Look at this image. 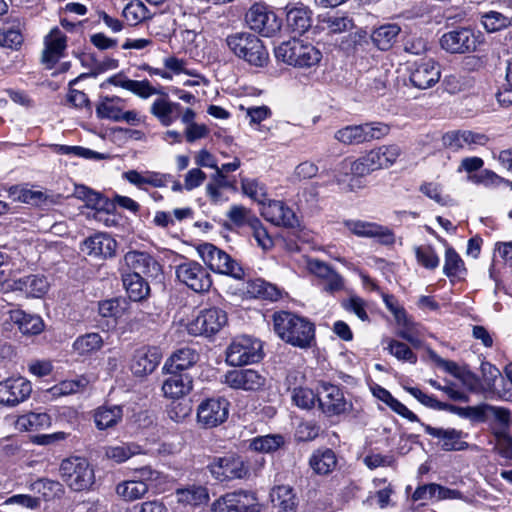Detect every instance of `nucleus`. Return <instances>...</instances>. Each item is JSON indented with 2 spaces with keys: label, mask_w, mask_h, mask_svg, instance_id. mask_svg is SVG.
<instances>
[{
  "label": "nucleus",
  "mask_w": 512,
  "mask_h": 512,
  "mask_svg": "<svg viewBox=\"0 0 512 512\" xmlns=\"http://www.w3.org/2000/svg\"><path fill=\"white\" fill-rule=\"evenodd\" d=\"M11 318L23 334L36 335L41 333L44 328L43 320L38 315L15 311Z\"/></svg>",
  "instance_id": "a18cd8bd"
},
{
  "label": "nucleus",
  "mask_w": 512,
  "mask_h": 512,
  "mask_svg": "<svg viewBox=\"0 0 512 512\" xmlns=\"http://www.w3.org/2000/svg\"><path fill=\"white\" fill-rule=\"evenodd\" d=\"M399 326L398 336L408 341L414 347H420L422 344V336L424 335V328L419 323L412 321L407 314L403 319L396 321Z\"/></svg>",
  "instance_id": "79ce46f5"
},
{
  "label": "nucleus",
  "mask_w": 512,
  "mask_h": 512,
  "mask_svg": "<svg viewBox=\"0 0 512 512\" xmlns=\"http://www.w3.org/2000/svg\"><path fill=\"white\" fill-rule=\"evenodd\" d=\"M143 453V448L135 442H121L104 448L105 457L117 464L126 462L131 457Z\"/></svg>",
  "instance_id": "f704fd0d"
},
{
  "label": "nucleus",
  "mask_w": 512,
  "mask_h": 512,
  "mask_svg": "<svg viewBox=\"0 0 512 512\" xmlns=\"http://www.w3.org/2000/svg\"><path fill=\"white\" fill-rule=\"evenodd\" d=\"M117 242L106 233H97L87 238L81 250L89 256L109 258L115 255Z\"/></svg>",
  "instance_id": "b1692460"
},
{
  "label": "nucleus",
  "mask_w": 512,
  "mask_h": 512,
  "mask_svg": "<svg viewBox=\"0 0 512 512\" xmlns=\"http://www.w3.org/2000/svg\"><path fill=\"white\" fill-rule=\"evenodd\" d=\"M175 496L179 504L190 507L206 504L209 500L207 489L200 485H190L185 488H179L176 490Z\"/></svg>",
  "instance_id": "c9c22d12"
},
{
  "label": "nucleus",
  "mask_w": 512,
  "mask_h": 512,
  "mask_svg": "<svg viewBox=\"0 0 512 512\" xmlns=\"http://www.w3.org/2000/svg\"><path fill=\"white\" fill-rule=\"evenodd\" d=\"M32 393L30 381L24 377H11L0 382V404L9 407L26 401Z\"/></svg>",
  "instance_id": "dca6fc26"
},
{
  "label": "nucleus",
  "mask_w": 512,
  "mask_h": 512,
  "mask_svg": "<svg viewBox=\"0 0 512 512\" xmlns=\"http://www.w3.org/2000/svg\"><path fill=\"white\" fill-rule=\"evenodd\" d=\"M60 474L63 481L74 491L88 490L95 483L94 469L81 457L64 459L60 465Z\"/></svg>",
  "instance_id": "39448f33"
},
{
  "label": "nucleus",
  "mask_w": 512,
  "mask_h": 512,
  "mask_svg": "<svg viewBox=\"0 0 512 512\" xmlns=\"http://www.w3.org/2000/svg\"><path fill=\"white\" fill-rule=\"evenodd\" d=\"M274 331L286 343L299 348L310 347L315 336L313 323L290 312L281 311L273 316Z\"/></svg>",
  "instance_id": "f257e3e1"
},
{
  "label": "nucleus",
  "mask_w": 512,
  "mask_h": 512,
  "mask_svg": "<svg viewBox=\"0 0 512 512\" xmlns=\"http://www.w3.org/2000/svg\"><path fill=\"white\" fill-rule=\"evenodd\" d=\"M162 384V392L166 398L180 399L188 395L193 388L192 378L188 374L168 372Z\"/></svg>",
  "instance_id": "a878e982"
},
{
  "label": "nucleus",
  "mask_w": 512,
  "mask_h": 512,
  "mask_svg": "<svg viewBox=\"0 0 512 512\" xmlns=\"http://www.w3.org/2000/svg\"><path fill=\"white\" fill-rule=\"evenodd\" d=\"M198 354L191 348H181L175 351L166 361L164 368L168 372L178 373L192 367L198 361Z\"/></svg>",
  "instance_id": "4c0bfd02"
},
{
  "label": "nucleus",
  "mask_w": 512,
  "mask_h": 512,
  "mask_svg": "<svg viewBox=\"0 0 512 512\" xmlns=\"http://www.w3.org/2000/svg\"><path fill=\"white\" fill-rule=\"evenodd\" d=\"M223 382L233 389L256 391L264 387L266 377L254 369L231 370L224 375Z\"/></svg>",
  "instance_id": "6ab92c4d"
},
{
  "label": "nucleus",
  "mask_w": 512,
  "mask_h": 512,
  "mask_svg": "<svg viewBox=\"0 0 512 512\" xmlns=\"http://www.w3.org/2000/svg\"><path fill=\"white\" fill-rule=\"evenodd\" d=\"M107 82L130 91L143 99L159 94V91L153 87L148 80H131L122 74H117L110 77Z\"/></svg>",
  "instance_id": "cd10ccee"
},
{
  "label": "nucleus",
  "mask_w": 512,
  "mask_h": 512,
  "mask_svg": "<svg viewBox=\"0 0 512 512\" xmlns=\"http://www.w3.org/2000/svg\"><path fill=\"white\" fill-rule=\"evenodd\" d=\"M262 358L261 341L246 335L234 338L226 351V362L231 366L256 363Z\"/></svg>",
  "instance_id": "0eeeda50"
},
{
  "label": "nucleus",
  "mask_w": 512,
  "mask_h": 512,
  "mask_svg": "<svg viewBox=\"0 0 512 512\" xmlns=\"http://www.w3.org/2000/svg\"><path fill=\"white\" fill-rule=\"evenodd\" d=\"M240 184L242 193L252 200L260 204L267 200V188L259 179L242 177Z\"/></svg>",
  "instance_id": "8fccbe9b"
},
{
  "label": "nucleus",
  "mask_w": 512,
  "mask_h": 512,
  "mask_svg": "<svg viewBox=\"0 0 512 512\" xmlns=\"http://www.w3.org/2000/svg\"><path fill=\"white\" fill-rule=\"evenodd\" d=\"M480 35L469 28H458L444 33L440 38V46L452 54L473 52L480 44Z\"/></svg>",
  "instance_id": "9d476101"
},
{
  "label": "nucleus",
  "mask_w": 512,
  "mask_h": 512,
  "mask_svg": "<svg viewBox=\"0 0 512 512\" xmlns=\"http://www.w3.org/2000/svg\"><path fill=\"white\" fill-rule=\"evenodd\" d=\"M481 23L487 32H496L511 24V19L496 11H489L482 15Z\"/></svg>",
  "instance_id": "69168bd1"
},
{
  "label": "nucleus",
  "mask_w": 512,
  "mask_h": 512,
  "mask_svg": "<svg viewBox=\"0 0 512 512\" xmlns=\"http://www.w3.org/2000/svg\"><path fill=\"white\" fill-rule=\"evenodd\" d=\"M9 195L14 201H19L27 204L38 205L46 200V196L42 191H34L27 188L12 187L9 190Z\"/></svg>",
  "instance_id": "0e129e2a"
},
{
  "label": "nucleus",
  "mask_w": 512,
  "mask_h": 512,
  "mask_svg": "<svg viewBox=\"0 0 512 512\" xmlns=\"http://www.w3.org/2000/svg\"><path fill=\"white\" fill-rule=\"evenodd\" d=\"M343 224L349 232L357 237L377 238L384 245H392L395 242L393 231L375 222L345 220Z\"/></svg>",
  "instance_id": "f3484780"
},
{
  "label": "nucleus",
  "mask_w": 512,
  "mask_h": 512,
  "mask_svg": "<svg viewBox=\"0 0 512 512\" xmlns=\"http://www.w3.org/2000/svg\"><path fill=\"white\" fill-rule=\"evenodd\" d=\"M401 148L396 144L382 145L368 151L354 161L341 162L342 169H350L355 176H365L376 170L394 165L401 155Z\"/></svg>",
  "instance_id": "f03ea898"
},
{
  "label": "nucleus",
  "mask_w": 512,
  "mask_h": 512,
  "mask_svg": "<svg viewBox=\"0 0 512 512\" xmlns=\"http://www.w3.org/2000/svg\"><path fill=\"white\" fill-rule=\"evenodd\" d=\"M115 493L123 501L133 502L143 498L148 493V488L144 482L134 478L119 482L115 486Z\"/></svg>",
  "instance_id": "ea45409f"
},
{
  "label": "nucleus",
  "mask_w": 512,
  "mask_h": 512,
  "mask_svg": "<svg viewBox=\"0 0 512 512\" xmlns=\"http://www.w3.org/2000/svg\"><path fill=\"white\" fill-rule=\"evenodd\" d=\"M248 26L258 31L263 36L270 37L281 27V22L276 14L264 3H255L247 11L245 16Z\"/></svg>",
  "instance_id": "9b49d317"
},
{
  "label": "nucleus",
  "mask_w": 512,
  "mask_h": 512,
  "mask_svg": "<svg viewBox=\"0 0 512 512\" xmlns=\"http://www.w3.org/2000/svg\"><path fill=\"white\" fill-rule=\"evenodd\" d=\"M124 101L118 97H106L98 103L96 107V115L101 119H109L119 122L123 109Z\"/></svg>",
  "instance_id": "49530a36"
},
{
  "label": "nucleus",
  "mask_w": 512,
  "mask_h": 512,
  "mask_svg": "<svg viewBox=\"0 0 512 512\" xmlns=\"http://www.w3.org/2000/svg\"><path fill=\"white\" fill-rule=\"evenodd\" d=\"M123 285L129 298L133 301H140L148 296L150 288L142 275L137 273H126L123 275Z\"/></svg>",
  "instance_id": "37998d69"
},
{
  "label": "nucleus",
  "mask_w": 512,
  "mask_h": 512,
  "mask_svg": "<svg viewBox=\"0 0 512 512\" xmlns=\"http://www.w3.org/2000/svg\"><path fill=\"white\" fill-rule=\"evenodd\" d=\"M66 48V37L57 28L52 29L45 37V49L42 55V61L49 66L55 64L63 55Z\"/></svg>",
  "instance_id": "c85d7f7f"
},
{
  "label": "nucleus",
  "mask_w": 512,
  "mask_h": 512,
  "mask_svg": "<svg viewBox=\"0 0 512 512\" xmlns=\"http://www.w3.org/2000/svg\"><path fill=\"white\" fill-rule=\"evenodd\" d=\"M226 323V312L213 307L201 311L199 315L192 319L187 324V331L194 336L213 335L219 332Z\"/></svg>",
  "instance_id": "f8f14e48"
},
{
  "label": "nucleus",
  "mask_w": 512,
  "mask_h": 512,
  "mask_svg": "<svg viewBox=\"0 0 512 512\" xmlns=\"http://www.w3.org/2000/svg\"><path fill=\"white\" fill-rule=\"evenodd\" d=\"M385 349L400 361L409 362L415 364L417 362V355L403 342L392 338H386L383 340Z\"/></svg>",
  "instance_id": "3c124183"
},
{
  "label": "nucleus",
  "mask_w": 512,
  "mask_h": 512,
  "mask_svg": "<svg viewBox=\"0 0 512 512\" xmlns=\"http://www.w3.org/2000/svg\"><path fill=\"white\" fill-rule=\"evenodd\" d=\"M180 111L181 105L171 101L166 94L156 98L150 106V113L165 127L171 126L179 118Z\"/></svg>",
  "instance_id": "393cba45"
},
{
  "label": "nucleus",
  "mask_w": 512,
  "mask_h": 512,
  "mask_svg": "<svg viewBox=\"0 0 512 512\" xmlns=\"http://www.w3.org/2000/svg\"><path fill=\"white\" fill-rule=\"evenodd\" d=\"M424 430L428 435L440 440L444 451H459L467 447V443L462 441V431L454 428H435L430 425H424Z\"/></svg>",
  "instance_id": "bb28decb"
},
{
  "label": "nucleus",
  "mask_w": 512,
  "mask_h": 512,
  "mask_svg": "<svg viewBox=\"0 0 512 512\" xmlns=\"http://www.w3.org/2000/svg\"><path fill=\"white\" fill-rule=\"evenodd\" d=\"M278 61L300 69L317 67L322 60L321 50L310 42L301 39H290L275 48Z\"/></svg>",
  "instance_id": "7ed1b4c3"
},
{
  "label": "nucleus",
  "mask_w": 512,
  "mask_h": 512,
  "mask_svg": "<svg viewBox=\"0 0 512 512\" xmlns=\"http://www.w3.org/2000/svg\"><path fill=\"white\" fill-rule=\"evenodd\" d=\"M400 31L401 28L397 24H385L375 29L372 32L371 38L380 50H388L396 42Z\"/></svg>",
  "instance_id": "c03bdc74"
},
{
  "label": "nucleus",
  "mask_w": 512,
  "mask_h": 512,
  "mask_svg": "<svg viewBox=\"0 0 512 512\" xmlns=\"http://www.w3.org/2000/svg\"><path fill=\"white\" fill-rule=\"evenodd\" d=\"M209 469L213 477L219 481L241 479L248 474V468L243 459L236 455L214 459L210 463Z\"/></svg>",
  "instance_id": "2eb2a0df"
},
{
  "label": "nucleus",
  "mask_w": 512,
  "mask_h": 512,
  "mask_svg": "<svg viewBox=\"0 0 512 512\" xmlns=\"http://www.w3.org/2000/svg\"><path fill=\"white\" fill-rule=\"evenodd\" d=\"M103 346V339L98 333H87L76 338L73 350L79 355H89Z\"/></svg>",
  "instance_id": "09e8293b"
},
{
  "label": "nucleus",
  "mask_w": 512,
  "mask_h": 512,
  "mask_svg": "<svg viewBox=\"0 0 512 512\" xmlns=\"http://www.w3.org/2000/svg\"><path fill=\"white\" fill-rule=\"evenodd\" d=\"M441 76L439 65L432 59L415 63L411 68L410 81L416 88L427 89L435 85Z\"/></svg>",
  "instance_id": "aec40b11"
},
{
  "label": "nucleus",
  "mask_w": 512,
  "mask_h": 512,
  "mask_svg": "<svg viewBox=\"0 0 512 512\" xmlns=\"http://www.w3.org/2000/svg\"><path fill=\"white\" fill-rule=\"evenodd\" d=\"M123 417L121 406H102L94 413V422L99 430H105L116 426Z\"/></svg>",
  "instance_id": "a19ab883"
},
{
  "label": "nucleus",
  "mask_w": 512,
  "mask_h": 512,
  "mask_svg": "<svg viewBox=\"0 0 512 512\" xmlns=\"http://www.w3.org/2000/svg\"><path fill=\"white\" fill-rule=\"evenodd\" d=\"M309 464L315 473L327 475L335 469L337 458L331 449H318L311 455Z\"/></svg>",
  "instance_id": "58836bf2"
},
{
  "label": "nucleus",
  "mask_w": 512,
  "mask_h": 512,
  "mask_svg": "<svg viewBox=\"0 0 512 512\" xmlns=\"http://www.w3.org/2000/svg\"><path fill=\"white\" fill-rule=\"evenodd\" d=\"M123 17L130 25H137L151 17L147 7L140 1H132L123 9Z\"/></svg>",
  "instance_id": "4d7b16f0"
},
{
  "label": "nucleus",
  "mask_w": 512,
  "mask_h": 512,
  "mask_svg": "<svg viewBox=\"0 0 512 512\" xmlns=\"http://www.w3.org/2000/svg\"><path fill=\"white\" fill-rule=\"evenodd\" d=\"M124 264L132 273L147 277H157L161 273L160 264L148 253L142 251H129L124 255Z\"/></svg>",
  "instance_id": "412c9836"
},
{
  "label": "nucleus",
  "mask_w": 512,
  "mask_h": 512,
  "mask_svg": "<svg viewBox=\"0 0 512 512\" xmlns=\"http://www.w3.org/2000/svg\"><path fill=\"white\" fill-rule=\"evenodd\" d=\"M231 53L250 66L262 68L269 62V52L263 42L249 32H236L226 37Z\"/></svg>",
  "instance_id": "20e7f679"
},
{
  "label": "nucleus",
  "mask_w": 512,
  "mask_h": 512,
  "mask_svg": "<svg viewBox=\"0 0 512 512\" xmlns=\"http://www.w3.org/2000/svg\"><path fill=\"white\" fill-rule=\"evenodd\" d=\"M488 141L487 135L470 130L449 131L442 137L443 145L452 151H473L477 147L485 146Z\"/></svg>",
  "instance_id": "a211bd4d"
},
{
  "label": "nucleus",
  "mask_w": 512,
  "mask_h": 512,
  "mask_svg": "<svg viewBox=\"0 0 512 512\" xmlns=\"http://www.w3.org/2000/svg\"><path fill=\"white\" fill-rule=\"evenodd\" d=\"M135 478L138 481L144 482L148 490L150 488H158L166 483V476L158 470L153 469L151 466H143L135 469Z\"/></svg>",
  "instance_id": "603ef678"
},
{
  "label": "nucleus",
  "mask_w": 512,
  "mask_h": 512,
  "mask_svg": "<svg viewBox=\"0 0 512 512\" xmlns=\"http://www.w3.org/2000/svg\"><path fill=\"white\" fill-rule=\"evenodd\" d=\"M229 402L225 398H208L197 408V421L205 428L224 423L229 415Z\"/></svg>",
  "instance_id": "ddd939ff"
},
{
  "label": "nucleus",
  "mask_w": 512,
  "mask_h": 512,
  "mask_svg": "<svg viewBox=\"0 0 512 512\" xmlns=\"http://www.w3.org/2000/svg\"><path fill=\"white\" fill-rule=\"evenodd\" d=\"M88 385L85 377L73 380H64L50 389L53 396H66L83 390Z\"/></svg>",
  "instance_id": "680f3d73"
},
{
  "label": "nucleus",
  "mask_w": 512,
  "mask_h": 512,
  "mask_svg": "<svg viewBox=\"0 0 512 512\" xmlns=\"http://www.w3.org/2000/svg\"><path fill=\"white\" fill-rule=\"evenodd\" d=\"M322 29L328 33L338 34L351 30L353 20L348 16L329 15L321 19Z\"/></svg>",
  "instance_id": "864d4df0"
},
{
  "label": "nucleus",
  "mask_w": 512,
  "mask_h": 512,
  "mask_svg": "<svg viewBox=\"0 0 512 512\" xmlns=\"http://www.w3.org/2000/svg\"><path fill=\"white\" fill-rule=\"evenodd\" d=\"M175 273L180 283L196 293L208 292L212 286L210 273L197 261L186 260L176 266Z\"/></svg>",
  "instance_id": "6e6552de"
},
{
  "label": "nucleus",
  "mask_w": 512,
  "mask_h": 512,
  "mask_svg": "<svg viewBox=\"0 0 512 512\" xmlns=\"http://www.w3.org/2000/svg\"><path fill=\"white\" fill-rule=\"evenodd\" d=\"M248 292L254 297L276 301L281 297V291L271 283L257 279L249 284Z\"/></svg>",
  "instance_id": "6e6d98bb"
},
{
  "label": "nucleus",
  "mask_w": 512,
  "mask_h": 512,
  "mask_svg": "<svg viewBox=\"0 0 512 512\" xmlns=\"http://www.w3.org/2000/svg\"><path fill=\"white\" fill-rule=\"evenodd\" d=\"M418 264L426 269L434 270L439 266L440 258L430 245H421L414 248Z\"/></svg>",
  "instance_id": "052dcab7"
},
{
  "label": "nucleus",
  "mask_w": 512,
  "mask_h": 512,
  "mask_svg": "<svg viewBox=\"0 0 512 512\" xmlns=\"http://www.w3.org/2000/svg\"><path fill=\"white\" fill-rule=\"evenodd\" d=\"M319 407L328 416L347 412L351 404L346 401L342 390L333 384L321 382L317 392Z\"/></svg>",
  "instance_id": "4468645a"
},
{
  "label": "nucleus",
  "mask_w": 512,
  "mask_h": 512,
  "mask_svg": "<svg viewBox=\"0 0 512 512\" xmlns=\"http://www.w3.org/2000/svg\"><path fill=\"white\" fill-rule=\"evenodd\" d=\"M291 399L293 403L305 410L312 409L317 401V394L308 387H296L292 390Z\"/></svg>",
  "instance_id": "e2e57ef3"
},
{
  "label": "nucleus",
  "mask_w": 512,
  "mask_h": 512,
  "mask_svg": "<svg viewBox=\"0 0 512 512\" xmlns=\"http://www.w3.org/2000/svg\"><path fill=\"white\" fill-rule=\"evenodd\" d=\"M26 261L17 252L0 248V284L24 270Z\"/></svg>",
  "instance_id": "2f4dec72"
},
{
  "label": "nucleus",
  "mask_w": 512,
  "mask_h": 512,
  "mask_svg": "<svg viewBox=\"0 0 512 512\" xmlns=\"http://www.w3.org/2000/svg\"><path fill=\"white\" fill-rule=\"evenodd\" d=\"M23 43V36L19 29L13 27H2L0 29V46L17 50Z\"/></svg>",
  "instance_id": "774afa93"
},
{
  "label": "nucleus",
  "mask_w": 512,
  "mask_h": 512,
  "mask_svg": "<svg viewBox=\"0 0 512 512\" xmlns=\"http://www.w3.org/2000/svg\"><path fill=\"white\" fill-rule=\"evenodd\" d=\"M198 254L207 267L215 273L228 275L240 280L244 277L243 268L227 254L211 243H203L197 247Z\"/></svg>",
  "instance_id": "423d86ee"
},
{
  "label": "nucleus",
  "mask_w": 512,
  "mask_h": 512,
  "mask_svg": "<svg viewBox=\"0 0 512 512\" xmlns=\"http://www.w3.org/2000/svg\"><path fill=\"white\" fill-rule=\"evenodd\" d=\"M52 425V418L46 412H28L20 415L15 421V428L21 432H35L47 429Z\"/></svg>",
  "instance_id": "7c9ffc66"
},
{
  "label": "nucleus",
  "mask_w": 512,
  "mask_h": 512,
  "mask_svg": "<svg viewBox=\"0 0 512 512\" xmlns=\"http://www.w3.org/2000/svg\"><path fill=\"white\" fill-rule=\"evenodd\" d=\"M53 151L60 155H68L71 157H78L84 159H102V154L93 151L91 149L81 147V146H68V145H59L54 144L51 146Z\"/></svg>",
  "instance_id": "bf43d9fd"
},
{
  "label": "nucleus",
  "mask_w": 512,
  "mask_h": 512,
  "mask_svg": "<svg viewBox=\"0 0 512 512\" xmlns=\"http://www.w3.org/2000/svg\"><path fill=\"white\" fill-rule=\"evenodd\" d=\"M285 443L281 434H268L258 436L250 441L249 448L256 452L272 453L281 448Z\"/></svg>",
  "instance_id": "de8ad7c7"
},
{
  "label": "nucleus",
  "mask_w": 512,
  "mask_h": 512,
  "mask_svg": "<svg viewBox=\"0 0 512 512\" xmlns=\"http://www.w3.org/2000/svg\"><path fill=\"white\" fill-rule=\"evenodd\" d=\"M334 138L346 145L364 143V132L361 125H350L335 132Z\"/></svg>",
  "instance_id": "13d9d810"
},
{
  "label": "nucleus",
  "mask_w": 512,
  "mask_h": 512,
  "mask_svg": "<svg viewBox=\"0 0 512 512\" xmlns=\"http://www.w3.org/2000/svg\"><path fill=\"white\" fill-rule=\"evenodd\" d=\"M443 272L447 277H461L465 272L463 260L452 247L446 248Z\"/></svg>",
  "instance_id": "5fc2aeb1"
},
{
  "label": "nucleus",
  "mask_w": 512,
  "mask_h": 512,
  "mask_svg": "<svg viewBox=\"0 0 512 512\" xmlns=\"http://www.w3.org/2000/svg\"><path fill=\"white\" fill-rule=\"evenodd\" d=\"M273 506L276 512H296L297 500L293 490L288 485H279L273 488L271 494Z\"/></svg>",
  "instance_id": "e433bc0d"
},
{
  "label": "nucleus",
  "mask_w": 512,
  "mask_h": 512,
  "mask_svg": "<svg viewBox=\"0 0 512 512\" xmlns=\"http://www.w3.org/2000/svg\"><path fill=\"white\" fill-rule=\"evenodd\" d=\"M246 118L249 119L250 126L260 132L268 131L261 122L271 116V110L267 106H254L245 109Z\"/></svg>",
  "instance_id": "338daca9"
},
{
  "label": "nucleus",
  "mask_w": 512,
  "mask_h": 512,
  "mask_svg": "<svg viewBox=\"0 0 512 512\" xmlns=\"http://www.w3.org/2000/svg\"><path fill=\"white\" fill-rule=\"evenodd\" d=\"M162 355L156 347H141L134 353L131 370L136 376L151 374L159 365Z\"/></svg>",
  "instance_id": "4be33fe9"
},
{
  "label": "nucleus",
  "mask_w": 512,
  "mask_h": 512,
  "mask_svg": "<svg viewBox=\"0 0 512 512\" xmlns=\"http://www.w3.org/2000/svg\"><path fill=\"white\" fill-rule=\"evenodd\" d=\"M257 497L248 490L228 492L211 504V512H257Z\"/></svg>",
  "instance_id": "1a4fd4ad"
},
{
  "label": "nucleus",
  "mask_w": 512,
  "mask_h": 512,
  "mask_svg": "<svg viewBox=\"0 0 512 512\" xmlns=\"http://www.w3.org/2000/svg\"><path fill=\"white\" fill-rule=\"evenodd\" d=\"M14 289L24 292L28 297L40 298L47 293L49 282L44 276L29 275L15 281Z\"/></svg>",
  "instance_id": "72a5a7b5"
},
{
  "label": "nucleus",
  "mask_w": 512,
  "mask_h": 512,
  "mask_svg": "<svg viewBox=\"0 0 512 512\" xmlns=\"http://www.w3.org/2000/svg\"><path fill=\"white\" fill-rule=\"evenodd\" d=\"M125 179L131 184L140 189H144L146 185L152 187H165L170 179V175L162 174L160 172L145 171L138 172L136 170H129L124 173Z\"/></svg>",
  "instance_id": "c756f323"
},
{
  "label": "nucleus",
  "mask_w": 512,
  "mask_h": 512,
  "mask_svg": "<svg viewBox=\"0 0 512 512\" xmlns=\"http://www.w3.org/2000/svg\"><path fill=\"white\" fill-rule=\"evenodd\" d=\"M311 10L304 5H297L288 9L286 21L288 27L295 33H305L312 24Z\"/></svg>",
  "instance_id": "473e14b6"
},
{
  "label": "nucleus",
  "mask_w": 512,
  "mask_h": 512,
  "mask_svg": "<svg viewBox=\"0 0 512 512\" xmlns=\"http://www.w3.org/2000/svg\"><path fill=\"white\" fill-rule=\"evenodd\" d=\"M261 215L275 225L293 227L297 224V218L292 209L278 200H270L262 204Z\"/></svg>",
  "instance_id": "5701e85b"
}]
</instances>
